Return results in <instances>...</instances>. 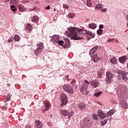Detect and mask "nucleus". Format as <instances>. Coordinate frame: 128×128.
Here are the masks:
<instances>
[{
    "label": "nucleus",
    "instance_id": "1",
    "mask_svg": "<svg viewBox=\"0 0 128 128\" xmlns=\"http://www.w3.org/2000/svg\"><path fill=\"white\" fill-rule=\"evenodd\" d=\"M80 30L78 28L71 27L68 29L67 32H65V34L70 38L71 40H80Z\"/></svg>",
    "mask_w": 128,
    "mask_h": 128
},
{
    "label": "nucleus",
    "instance_id": "2",
    "mask_svg": "<svg viewBox=\"0 0 128 128\" xmlns=\"http://www.w3.org/2000/svg\"><path fill=\"white\" fill-rule=\"evenodd\" d=\"M98 46H96L94 48H92L89 52V54L91 56V58L94 62H96L98 60V55H96V54H94V52L98 50Z\"/></svg>",
    "mask_w": 128,
    "mask_h": 128
},
{
    "label": "nucleus",
    "instance_id": "3",
    "mask_svg": "<svg viewBox=\"0 0 128 128\" xmlns=\"http://www.w3.org/2000/svg\"><path fill=\"white\" fill-rule=\"evenodd\" d=\"M128 92V88L125 86H123L120 88H119L117 91V94L121 100L124 99V94H126Z\"/></svg>",
    "mask_w": 128,
    "mask_h": 128
},
{
    "label": "nucleus",
    "instance_id": "4",
    "mask_svg": "<svg viewBox=\"0 0 128 128\" xmlns=\"http://www.w3.org/2000/svg\"><path fill=\"white\" fill-rule=\"evenodd\" d=\"M115 72L116 74H118V76L120 78L119 80H122L124 82H126L128 80V78L126 77V73L120 70H115ZM121 76V78H120Z\"/></svg>",
    "mask_w": 128,
    "mask_h": 128
},
{
    "label": "nucleus",
    "instance_id": "5",
    "mask_svg": "<svg viewBox=\"0 0 128 128\" xmlns=\"http://www.w3.org/2000/svg\"><path fill=\"white\" fill-rule=\"evenodd\" d=\"M88 84H90V82L86 80H85L84 82L82 84V90L84 96H86L88 94V92L86 91Z\"/></svg>",
    "mask_w": 128,
    "mask_h": 128
},
{
    "label": "nucleus",
    "instance_id": "6",
    "mask_svg": "<svg viewBox=\"0 0 128 128\" xmlns=\"http://www.w3.org/2000/svg\"><path fill=\"white\" fill-rule=\"evenodd\" d=\"M60 114L62 116H68V118L74 116V113L72 112H69L68 110H60Z\"/></svg>",
    "mask_w": 128,
    "mask_h": 128
},
{
    "label": "nucleus",
    "instance_id": "7",
    "mask_svg": "<svg viewBox=\"0 0 128 128\" xmlns=\"http://www.w3.org/2000/svg\"><path fill=\"white\" fill-rule=\"evenodd\" d=\"M63 88L68 94L74 93V88H72V86L70 85L64 84L63 86Z\"/></svg>",
    "mask_w": 128,
    "mask_h": 128
},
{
    "label": "nucleus",
    "instance_id": "8",
    "mask_svg": "<svg viewBox=\"0 0 128 128\" xmlns=\"http://www.w3.org/2000/svg\"><path fill=\"white\" fill-rule=\"evenodd\" d=\"M60 98L62 100V106H66L68 104V96L64 93L60 94Z\"/></svg>",
    "mask_w": 128,
    "mask_h": 128
},
{
    "label": "nucleus",
    "instance_id": "9",
    "mask_svg": "<svg viewBox=\"0 0 128 128\" xmlns=\"http://www.w3.org/2000/svg\"><path fill=\"white\" fill-rule=\"evenodd\" d=\"M80 34H88L92 36V38H94L96 36V34H92V32L86 30H84V28H80Z\"/></svg>",
    "mask_w": 128,
    "mask_h": 128
},
{
    "label": "nucleus",
    "instance_id": "10",
    "mask_svg": "<svg viewBox=\"0 0 128 128\" xmlns=\"http://www.w3.org/2000/svg\"><path fill=\"white\" fill-rule=\"evenodd\" d=\"M106 84H112V78H114V74H112L110 72H107L106 73Z\"/></svg>",
    "mask_w": 128,
    "mask_h": 128
},
{
    "label": "nucleus",
    "instance_id": "11",
    "mask_svg": "<svg viewBox=\"0 0 128 128\" xmlns=\"http://www.w3.org/2000/svg\"><path fill=\"white\" fill-rule=\"evenodd\" d=\"M84 126H88L89 124H92V120L90 118H85L82 122Z\"/></svg>",
    "mask_w": 128,
    "mask_h": 128
},
{
    "label": "nucleus",
    "instance_id": "12",
    "mask_svg": "<svg viewBox=\"0 0 128 128\" xmlns=\"http://www.w3.org/2000/svg\"><path fill=\"white\" fill-rule=\"evenodd\" d=\"M98 114L101 120H104V118H106V114L104 113L101 110H98Z\"/></svg>",
    "mask_w": 128,
    "mask_h": 128
},
{
    "label": "nucleus",
    "instance_id": "13",
    "mask_svg": "<svg viewBox=\"0 0 128 128\" xmlns=\"http://www.w3.org/2000/svg\"><path fill=\"white\" fill-rule=\"evenodd\" d=\"M120 106L123 110H124V108H128V104L126 101L122 100H120Z\"/></svg>",
    "mask_w": 128,
    "mask_h": 128
},
{
    "label": "nucleus",
    "instance_id": "14",
    "mask_svg": "<svg viewBox=\"0 0 128 128\" xmlns=\"http://www.w3.org/2000/svg\"><path fill=\"white\" fill-rule=\"evenodd\" d=\"M44 108L42 109V110L44 112H46V110H48L50 108V102H46L44 103Z\"/></svg>",
    "mask_w": 128,
    "mask_h": 128
},
{
    "label": "nucleus",
    "instance_id": "15",
    "mask_svg": "<svg viewBox=\"0 0 128 128\" xmlns=\"http://www.w3.org/2000/svg\"><path fill=\"white\" fill-rule=\"evenodd\" d=\"M126 60H128V56H122L118 58V60L121 64L124 63L125 62H126Z\"/></svg>",
    "mask_w": 128,
    "mask_h": 128
},
{
    "label": "nucleus",
    "instance_id": "16",
    "mask_svg": "<svg viewBox=\"0 0 128 128\" xmlns=\"http://www.w3.org/2000/svg\"><path fill=\"white\" fill-rule=\"evenodd\" d=\"M35 124L36 128H42L43 125L42 124V122H40V121L39 120H36L35 121Z\"/></svg>",
    "mask_w": 128,
    "mask_h": 128
},
{
    "label": "nucleus",
    "instance_id": "17",
    "mask_svg": "<svg viewBox=\"0 0 128 128\" xmlns=\"http://www.w3.org/2000/svg\"><path fill=\"white\" fill-rule=\"evenodd\" d=\"M90 84L93 88H97L98 86V82L96 80L91 81Z\"/></svg>",
    "mask_w": 128,
    "mask_h": 128
},
{
    "label": "nucleus",
    "instance_id": "18",
    "mask_svg": "<svg viewBox=\"0 0 128 128\" xmlns=\"http://www.w3.org/2000/svg\"><path fill=\"white\" fill-rule=\"evenodd\" d=\"M58 40H60V36L58 35H54L52 36V40L54 42H58Z\"/></svg>",
    "mask_w": 128,
    "mask_h": 128
},
{
    "label": "nucleus",
    "instance_id": "19",
    "mask_svg": "<svg viewBox=\"0 0 128 128\" xmlns=\"http://www.w3.org/2000/svg\"><path fill=\"white\" fill-rule=\"evenodd\" d=\"M40 18L38 16H35L32 17L31 20L32 22H36H36H38Z\"/></svg>",
    "mask_w": 128,
    "mask_h": 128
},
{
    "label": "nucleus",
    "instance_id": "20",
    "mask_svg": "<svg viewBox=\"0 0 128 128\" xmlns=\"http://www.w3.org/2000/svg\"><path fill=\"white\" fill-rule=\"evenodd\" d=\"M88 28H92V30H94V28H96V24L94 23H90L88 24Z\"/></svg>",
    "mask_w": 128,
    "mask_h": 128
},
{
    "label": "nucleus",
    "instance_id": "21",
    "mask_svg": "<svg viewBox=\"0 0 128 128\" xmlns=\"http://www.w3.org/2000/svg\"><path fill=\"white\" fill-rule=\"evenodd\" d=\"M111 64H118V60L116 58L114 57L112 58L110 60Z\"/></svg>",
    "mask_w": 128,
    "mask_h": 128
},
{
    "label": "nucleus",
    "instance_id": "22",
    "mask_svg": "<svg viewBox=\"0 0 128 128\" xmlns=\"http://www.w3.org/2000/svg\"><path fill=\"white\" fill-rule=\"evenodd\" d=\"M97 72H98V78H101L102 76V70L100 69L98 70Z\"/></svg>",
    "mask_w": 128,
    "mask_h": 128
},
{
    "label": "nucleus",
    "instance_id": "23",
    "mask_svg": "<svg viewBox=\"0 0 128 128\" xmlns=\"http://www.w3.org/2000/svg\"><path fill=\"white\" fill-rule=\"evenodd\" d=\"M26 28V30H28L29 32H31V30H32V24H27Z\"/></svg>",
    "mask_w": 128,
    "mask_h": 128
},
{
    "label": "nucleus",
    "instance_id": "24",
    "mask_svg": "<svg viewBox=\"0 0 128 128\" xmlns=\"http://www.w3.org/2000/svg\"><path fill=\"white\" fill-rule=\"evenodd\" d=\"M42 50L38 48L37 50L34 51L35 54H36V56H38V54H40V52H42Z\"/></svg>",
    "mask_w": 128,
    "mask_h": 128
},
{
    "label": "nucleus",
    "instance_id": "25",
    "mask_svg": "<svg viewBox=\"0 0 128 128\" xmlns=\"http://www.w3.org/2000/svg\"><path fill=\"white\" fill-rule=\"evenodd\" d=\"M38 48H40V50H42L44 46V44L42 42L38 43Z\"/></svg>",
    "mask_w": 128,
    "mask_h": 128
},
{
    "label": "nucleus",
    "instance_id": "26",
    "mask_svg": "<svg viewBox=\"0 0 128 128\" xmlns=\"http://www.w3.org/2000/svg\"><path fill=\"white\" fill-rule=\"evenodd\" d=\"M92 118L94 120H98V115H97L96 114H92Z\"/></svg>",
    "mask_w": 128,
    "mask_h": 128
},
{
    "label": "nucleus",
    "instance_id": "27",
    "mask_svg": "<svg viewBox=\"0 0 128 128\" xmlns=\"http://www.w3.org/2000/svg\"><path fill=\"white\" fill-rule=\"evenodd\" d=\"M114 114V110H110L106 114V116H110Z\"/></svg>",
    "mask_w": 128,
    "mask_h": 128
},
{
    "label": "nucleus",
    "instance_id": "28",
    "mask_svg": "<svg viewBox=\"0 0 128 128\" xmlns=\"http://www.w3.org/2000/svg\"><path fill=\"white\" fill-rule=\"evenodd\" d=\"M18 8L20 12H24V6L19 5L18 6Z\"/></svg>",
    "mask_w": 128,
    "mask_h": 128
},
{
    "label": "nucleus",
    "instance_id": "29",
    "mask_svg": "<svg viewBox=\"0 0 128 128\" xmlns=\"http://www.w3.org/2000/svg\"><path fill=\"white\" fill-rule=\"evenodd\" d=\"M74 16H76V14H74V13H70L68 14V18H72Z\"/></svg>",
    "mask_w": 128,
    "mask_h": 128
},
{
    "label": "nucleus",
    "instance_id": "30",
    "mask_svg": "<svg viewBox=\"0 0 128 128\" xmlns=\"http://www.w3.org/2000/svg\"><path fill=\"white\" fill-rule=\"evenodd\" d=\"M80 110H86V105L84 103L81 104Z\"/></svg>",
    "mask_w": 128,
    "mask_h": 128
},
{
    "label": "nucleus",
    "instance_id": "31",
    "mask_svg": "<svg viewBox=\"0 0 128 128\" xmlns=\"http://www.w3.org/2000/svg\"><path fill=\"white\" fill-rule=\"evenodd\" d=\"M95 8H96V10H100V8H102V6L100 4H98L96 5Z\"/></svg>",
    "mask_w": 128,
    "mask_h": 128
},
{
    "label": "nucleus",
    "instance_id": "32",
    "mask_svg": "<svg viewBox=\"0 0 128 128\" xmlns=\"http://www.w3.org/2000/svg\"><path fill=\"white\" fill-rule=\"evenodd\" d=\"M97 34L98 36H102V30L100 28L97 30Z\"/></svg>",
    "mask_w": 128,
    "mask_h": 128
},
{
    "label": "nucleus",
    "instance_id": "33",
    "mask_svg": "<svg viewBox=\"0 0 128 128\" xmlns=\"http://www.w3.org/2000/svg\"><path fill=\"white\" fill-rule=\"evenodd\" d=\"M20 40V37L18 35H16L14 36V40H16V42H18Z\"/></svg>",
    "mask_w": 128,
    "mask_h": 128
},
{
    "label": "nucleus",
    "instance_id": "34",
    "mask_svg": "<svg viewBox=\"0 0 128 128\" xmlns=\"http://www.w3.org/2000/svg\"><path fill=\"white\" fill-rule=\"evenodd\" d=\"M108 122V120H105L104 121L101 122V126H104V124H106V123Z\"/></svg>",
    "mask_w": 128,
    "mask_h": 128
},
{
    "label": "nucleus",
    "instance_id": "35",
    "mask_svg": "<svg viewBox=\"0 0 128 128\" xmlns=\"http://www.w3.org/2000/svg\"><path fill=\"white\" fill-rule=\"evenodd\" d=\"M10 8H11L12 10L14 12H16V8L14 6H10Z\"/></svg>",
    "mask_w": 128,
    "mask_h": 128
},
{
    "label": "nucleus",
    "instance_id": "36",
    "mask_svg": "<svg viewBox=\"0 0 128 128\" xmlns=\"http://www.w3.org/2000/svg\"><path fill=\"white\" fill-rule=\"evenodd\" d=\"M86 6L90 8L92 6V3H90V0H87Z\"/></svg>",
    "mask_w": 128,
    "mask_h": 128
},
{
    "label": "nucleus",
    "instance_id": "37",
    "mask_svg": "<svg viewBox=\"0 0 128 128\" xmlns=\"http://www.w3.org/2000/svg\"><path fill=\"white\" fill-rule=\"evenodd\" d=\"M102 94V91H100V92L95 93L94 96H100V94Z\"/></svg>",
    "mask_w": 128,
    "mask_h": 128
},
{
    "label": "nucleus",
    "instance_id": "38",
    "mask_svg": "<svg viewBox=\"0 0 128 128\" xmlns=\"http://www.w3.org/2000/svg\"><path fill=\"white\" fill-rule=\"evenodd\" d=\"M100 12H108V9L107 8H102L100 10Z\"/></svg>",
    "mask_w": 128,
    "mask_h": 128
},
{
    "label": "nucleus",
    "instance_id": "39",
    "mask_svg": "<svg viewBox=\"0 0 128 128\" xmlns=\"http://www.w3.org/2000/svg\"><path fill=\"white\" fill-rule=\"evenodd\" d=\"M57 42L58 43V44L60 46H62L64 43L62 42V40H58Z\"/></svg>",
    "mask_w": 128,
    "mask_h": 128
},
{
    "label": "nucleus",
    "instance_id": "40",
    "mask_svg": "<svg viewBox=\"0 0 128 128\" xmlns=\"http://www.w3.org/2000/svg\"><path fill=\"white\" fill-rule=\"evenodd\" d=\"M64 45L66 48L68 46H70V42H65Z\"/></svg>",
    "mask_w": 128,
    "mask_h": 128
},
{
    "label": "nucleus",
    "instance_id": "41",
    "mask_svg": "<svg viewBox=\"0 0 128 128\" xmlns=\"http://www.w3.org/2000/svg\"><path fill=\"white\" fill-rule=\"evenodd\" d=\"M126 20L127 22H126V26H127V28H128V14H127L126 16Z\"/></svg>",
    "mask_w": 128,
    "mask_h": 128
},
{
    "label": "nucleus",
    "instance_id": "42",
    "mask_svg": "<svg viewBox=\"0 0 128 128\" xmlns=\"http://www.w3.org/2000/svg\"><path fill=\"white\" fill-rule=\"evenodd\" d=\"M19 2L18 0H14V4H18Z\"/></svg>",
    "mask_w": 128,
    "mask_h": 128
},
{
    "label": "nucleus",
    "instance_id": "43",
    "mask_svg": "<svg viewBox=\"0 0 128 128\" xmlns=\"http://www.w3.org/2000/svg\"><path fill=\"white\" fill-rule=\"evenodd\" d=\"M64 8H68V6L64 4L63 5Z\"/></svg>",
    "mask_w": 128,
    "mask_h": 128
},
{
    "label": "nucleus",
    "instance_id": "44",
    "mask_svg": "<svg viewBox=\"0 0 128 128\" xmlns=\"http://www.w3.org/2000/svg\"><path fill=\"white\" fill-rule=\"evenodd\" d=\"M47 124H48V126H52V122H47Z\"/></svg>",
    "mask_w": 128,
    "mask_h": 128
},
{
    "label": "nucleus",
    "instance_id": "45",
    "mask_svg": "<svg viewBox=\"0 0 128 128\" xmlns=\"http://www.w3.org/2000/svg\"><path fill=\"white\" fill-rule=\"evenodd\" d=\"M8 42H9V44H11V43H12V38H10L8 40Z\"/></svg>",
    "mask_w": 128,
    "mask_h": 128
},
{
    "label": "nucleus",
    "instance_id": "46",
    "mask_svg": "<svg viewBox=\"0 0 128 128\" xmlns=\"http://www.w3.org/2000/svg\"><path fill=\"white\" fill-rule=\"evenodd\" d=\"M100 28H104V25L103 24H100L99 26Z\"/></svg>",
    "mask_w": 128,
    "mask_h": 128
},
{
    "label": "nucleus",
    "instance_id": "47",
    "mask_svg": "<svg viewBox=\"0 0 128 128\" xmlns=\"http://www.w3.org/2000/svg\"><path fill=\"white\" fill-rule=\"evenodd\" d=\"M2 108V110H6V108H8L6 106H3Z\"/></svg>",
    "mask_w": 128,
    "mask_h": 128
},
{
    "label": "nucleus",
    "instance_id": "48",
    "mask_svg": "<svg viewBox=\"0 0 128 128\" xmlns=\"http://www.w3.org/2000/svg\"><path fill=\"white\" fill-rule=\"evenodd\" d=\"M65 42H70V40L68 38L65 39Z\"/></svg>",
    "mask_w": 128,
    "mask_h": 128
},
{
    "label": "nucleus",
    "instance_id": "49",
    "mask_svg": "<svg viewBox=\"0 0 128 128\" xmlns=\"http://www.w3.org/2000/svg\"><path fill=\"white\" fill-rule=\"evenodd\" d=\"M76 82V80H73L72 82H71V84H74Z\"/></svg>",
    "mask_w": 128,
    "mask_h": 128
},
{
    "label": "nucleus",
    "instance_id": "50",
    "mask_svg": "<svg viewBox=\"0 0 128 128\" xmlns=\"http://www.w3.org/2000/svg\"><path fill=\"white\" fill-rule=\"evenodd\" d=\"M46 10H50V6H48L46 8Z\"/></svg>",
    "mask_w": 128,
    "mask_h": 128
},
{
    "label": "nucleus",
    "instance_id": "51",
    "mask_svg": "<svg viewBox=\"0 0 128 128\" xmlns=\"http://www.w3.org/2000/svg\"><path fill=\"white\" fill-rule=\"evenodd\" d=\"M112 39H108V42H112Z\"/></svg>",
    "mask_w": 128,
    "mask_h": 128
},
{
    "label": "nucleus",
    "instance_id": "52",
    "mask_svg": "<svg viewBox=\"0 0 128 128\" xmlns=\"http://www.w3.org/2000/svg\"><path fill=\"white\" fill-rule=\"evenodd\" d=\"M10 4H14V0H10Z\"/></svg>",
    "mask_w": 128,
    "mask_h": 128
},
{
    "label": "nucleus",
    "instance_id": "53",
    "mask_svg": "<svg viewBox=\"0 0 128 128\" xmlns=\"http://www.w3.org/2000/svg\"><path fill=\"white\" fill-rule=\"evenodd\" d=\"M116 44H120V42H118V40H116Z\"/></svg>",
    "mask_w": 128,
    "mask_h": 128
},
{
    "label": "nucleus",
    "instance_id": "54",
    "mask_svg": "<svg viewBox=\"0 0 128 128\" xmlns=\"http://www.w3.org/2000/svg\"><path fill=\"white\" fill-rule=\"evenodd\" d=\"M28 128H32V125H29Z\"/></svg>",
    "mask_w": 128,
    "mask_h": 128
},
{
    "label": "nucleus",
    "instance_id": "55",
    "mask_svg": "<svg viewBox=\"0 0 128 128\" xmlns=\"http://www.w3.org/2000/svg\"><path fill=\"white\" fill-rule=\"evenodd\" d=\"M66 80H68V75L66 76Z\"/></svg>",
    "mask_w": 128,
    "mask_h": 128
},
{
    "label": "nucleus",
    "instance_id": "56",
    "mask_svg": "<svg viewBox=\"0 0 128 128\" xmlns=\"http://www.w3.org/2000/svg\"><path fill=\"white\" fill-rule=\"evenodd\" d=\"M5 2H10V0H4Z\"/></svg>",
    "mask_w": 128,
    "mask_h": 128
},
{
    "label": "nucleus",
    "instance_id": "57",
    "mask_svg": "<svg viewBox=\"0 0 128 128\" xmlns=\"http://www.w3.org/2000/svg\"><path fill=\"white\" fill-rule=\"evenodd\" d=\"M100 106H102V104H100Z\"/></svg>",
    "mask_w": 128,
    "mask_h": 128
},
{
    "label": "nucleus",
    "instance_id": "58",
    "mask_svg": "<svg viewBox=\"0 0 128 128\" xmlns=\"http://www.w3.org/2000/svg\"><path fill=\"white\" fill-rule=\"evenodd\" d=\"M126 50H127L128 51V48H126Z\"/></svg>",
    "mask_w": 128,
    "mask_h": 128
},
{
    "label": "nucleus",
    "instance_id": "59",
    "mask_svg": "<svg viewBox=\"0 0 128 128\" xmlns=\"http://www.w3.org/2000/svg\"><path fill=\"white\" fill-rule=\"evenodd\" d=\"M54 11L56 12V9H54Z\"/></svg>",
    "mask_w": 128,
    "mask_h": 128
},
{
    "label": "nucleus",
    "instance_id": "60",
    "mask_svg": "<svg viewBox=\"0 0 128 128\" xmlns=\"http://www.w3.org/2000/svg\"><path fill=\"white\" fill-rule=\"evenodd\" d=\"M110 118H112V117H110Z\"/></svg>",
    "mask_w": 128,
    "mask_h": 128
},
{
    "label": "nucleus",
    "instance_id": "61",
    "mask_svg": "<svg viewBox=\"0 0 128 128\" xmlns=\"http://www.w3.org/2000/svg\"><path fill=\"white\" fill-rule=\"evenodd\" d=\"M80 40H82V38H80Z\"/></svg>",
    "mask_w": 128,
    "mask_h": 128
}]
</instances>
